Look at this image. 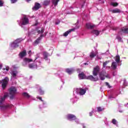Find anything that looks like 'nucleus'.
Instances as JSON below:
<instances>
[{"label":"nucleus","instance_id":"f257e3e1","mask_svg":"<svg viewBox=\"0 0 128 128\" xmlns=\"http://www.w3.org/2000/svg\"><path fill=\"white\" fill-rule=\"evenodd\" d=\"M8 96V93H5L3 97L0 98V108L2 110H8L10 108V106L8 104L4 103V100Z\"/></svg>","mask_w":128,"mask_h":128},{"label":"nucleus","instance_id":"f03ea898","mask_svg":"<svg viewBox=\"0 0 128 128\" xmlns=\"http://www.w3.org/2000/svg\"><path fill=\"white\" fill-rule=\"evenodd\" d=\"M40 60H42V58L38 56L36 57L34 60V62L28 64L29 68H31V70H36V68H40V64H42Z\"/></svg>","mask_w":128,"mask_h":128},{"label":"nucleus","instance_id":"7ed1b4c3","mask_svg":"<svg viewBox=\"0 0 128 128\" xmlns=\"http://www.w3.org/2000/svg\"><path fill=\"white\" fill-rule=\"evenodd\" d=\"M78 78L80 80H90L92 82H97L98 80V77H94V76L90 75L88 76H86L83 73L80 74H78Z\"/></svg>","mask_w":128,"mask_h":128},{"label":"nucleus","instance_id":"20e7f679","mask_svg":"<svg viewBox=\"0 0 128 128\" xmlns=\"http://www.w3.org/2000/svg\"><path fill=\"white\" fill-rule=\"evenodd\" d=\"M86 92V89H82V88H76L74 91V96L76 98V94H80V96H84Z\"/></svg>","mask_w":128,"mask_h":128},{"label":"nucleus","instance_id":"39448f33","mask_svg":"<svg viewBox=\"0 0 128 128\" xmlns=\"http://www.w3.org/2000/svg\"><path fill=\"white\" fill-rule=\"evenodd\" d=\"M99 76L101 80H104L106 78H108L109 80L112 78V76L109 74H106V71H102L101 72L99 75Z\"/></svg>","mask_w":128,"mask_h":128},{"label":"nucleus","instance_id":"423d86ee","mask_svg":"<svg viewBox=\"0 0 128 128\" xmlns=\"http://www.w3.org/2000/svg\"><path fill=\"white\" fill-rule=\"evenodd\" d=\"M30 20H28V18L26 16H24L22 18L21 21L20 22H19V25L26 26V24H28Z\"/></svg>","mask_w":128,"mask_h":128},{"label":"nucleus","instance_id":"0eeeda50","mask_svg":"<svg viewBox=\"0 0 128 128\" xmlns=\"http://www.w3.org/2000/svg\"><path fill=\"white\" fill-rule=\"evenodd\" d=\"M10 82V79L8 77H6L4 79L2 80V81H0V84H2V88L4 90L6 88V86Z\"/></svg>","mask_w":128,"mask_h":128},{"label":"nucleus","instance_id":"6e6552de","mask_svg":"<svg viewBox=\"0 0 128 128\" xmlns=\"http://www.w3.org/2000/svg\"><path fill=\"white\" fill-rule=\"evenodd\" d=\"M16 66H13L11 71L12 78L11 80H16Z\"/></svg>","mask_w":128,"mask_h":128},{"label":"nucleus","instance_id":"1a4fd4ad","mask_svg":"<svg viewBox=\"0 0 128 128\" xmlns=\"http://www.w3.org/2000/svg\"><path fill=\"white\" fill-rule=\"evenodd\" d=\"M16 89L14 87H12L10 89V98L11 100H12L14 98V94H16Z\"/></svg>","mask_w":128,"mask_h":128},{"label":"nucleus","instance_id":"9d476101","mask_svg":"<svg viewBox=\"0 0 128 128\" xmlns=\"http://www.w3.org/2000/svg\"><path fill=\"white\" fill-rule=\"evenodd\" d=\"M34 62V60H32V58H24L23 59V62H22V65L24 66H26V65L28 64H30V62Z\"/></svg>","mask_w":128,"mask_h":128},{"label":"nucleus","instance_id":"9b49d317","mask_svg":"<svg viewBox=\"0 0 128 128\" xmlns=\"http://www.w3.org/2000/svg\"><path fill=\"white\" fill-rule=\"evenodd\" d=\"M22 96L25 98H27V100H34V97L30 95V94L26 92H23Z\"/></svg>","mask_w":128,"mask_h":128},{"label":"nucleus","instance_id":"f8f14e48","mask_svg":"<svg viewBox=\"0 0 128 128\" xmlns=\"http://www.w3.org/2000/svg\"><path fill=\"white\" fill-rule=\"evenodd\" d=\"M100 72V66H96L95 68H94V70H93V76H98V74Z\"/></svg>","mask_w":128,"mask_h":128},{"label":"nucleus","instance_id":"ddd939ff","mask_svg":"<svg viewBox=\"0 0 128 128\" xmlns=\"http://www.w3.org/2000/svg\"><path fill=\"white\" fill-rule=\"evenodd\" d=\"M67 118L69 120H76V116L72 114H68L67 115Z\"/></svg>","mask_w":128,"mask_h":128},{"label":"nucleus","instance_id":"4468645a","mask_svg":"<svg viewBox=\"0 0 128 128\" xmlns=\"http://www.w3.org/2000/svg\"><path fill=\"white\" fill-rule=\"evenodd\" d=\"M40 8V4L38 2H36L34 6L32 8L33 10H38Z\"/></svg>","mask_w":128,"mask_h":128},{"label":"nucleus","instance_id":"2eb2a0df","mask_svg":"<svg viewBox=\"0 0 128 128\" xmlns=\"http://www.w3.org/2000/svg\"><path fill=\"white\" fill-rule=\"evenodd\" d=\"M42 36H44V34H41L40 36L34 42V46H37V44H38L40 42V40H42Z\"/></svg>","mask_w":128,"mask_h":128},{"label":"nucleus","instance_id":"dca6fc26","mask_svg":"<svg viewBox=\"0 0 128 128\" xmlns=\"http://www.w3.org/2000/svg\"><path fill=\"white\" fill-rule=\"evenodd\" d=\"M10 46L11 50H14V48H16V40H15L14 42H12L10 44Z\"/></svg>","mask_w":128,"mask_h":128},{"label":"nucleus","instance_id":"f3484780","mask_svg":"<svg viewBox=\"0 0 128 128\" xmlns=\"http://www.w3.org/2000/svg\"><path fill=\"white\" fill-rule=\"evenodd\" d=\"M96 26L94 24H92L91 23H87L86 24V28H88V30H92V28H94Z\"/></svg>","mask_w":128,"mask_h":128},{"label":"nucleus","instance_id":"a211bd4d","mask_svg":"<svg viewBox=\"0 0 128 128\" xmlns=\"http://www.w3.org/2000/svg\"><path fill=\"white\" fill-rule=\"evenodd\" d=\"M110 12H112V14H120V12H122L118 8H115L112 10H110Z\"/></svg>","mask_w":128,"mask_h":128},{"label":"nucleus","instance_id":"6ab92c4d","mask_svg":"<svg viewBox=\"0 0 128 128\" xmlns=\"http://www.w3.org/2000/svg\"><path fill=\"white\" fill-rule=\"evenodd\" d=\"M74 30H76L75 28H72V29H70L66 31L63 34L64 36H68V34H70V32H74Z\"/></svg>","mask_w":128,"mask_h":128},{"label":"nucleus","instance_id":"aec40b11","mask_svg":"<svg viewBox=\"0 0 128 128\" xmlns=\"http://www.w3.org/2000/svg\"><path fill=\"white\" fill-rule=\"evenodd\" d=\"M118 66V63L116 62H113L111 65V68L112 70H116V68Z\"/></svg>","mask_w":128,"mask_h":128},{"label":"nucleus","instance_id":"412c9836","mask_svg":"<svg viewBox=\"0 0 128 128\" xmlns=\"http://www.w3.org/2000/svg\"><path fill=\"white\" fill-rule=\"evenodd\" d=\"M43 56L44 59L46 60H47L48 62H50V60L48 58V54L46 52H44Z\"/></svg>","mask_w":128,"mask_h":128},{"label":"nucleus","instance_id":"4be33fe9","mask_svg":"<svg viewBox=\"0 0 128 128\" xmlns=\"http://www.w3.org/2000/svg\"><path fill=\"white\" fill-rule=\"evenodd\" d=\"M26 56V50H23L19 54V56H20V58H24V56Z\"/></svg>","mask_w":128,"mask_h":128},{"label":"nucleus","instance_id":"5701e85b","mask_svg":"<svg viewBox=\"0 0 128 128\" xmlns=\"http://www.w3.org/2000/svg\"><path fill=\"white\" fill-rule=\"evenodd\" d=\"M98 54V52H94V51H92L90 54V56L91 58H94Z\"/></svg>","mask_w":128,"mask_h":128},{"label":"nucleus","instance_id":"b1692460","mask_svg":"<svg viewBox=\"0 0 128 128\" xmlns=\"http://www.w3.org/2000/svg\"><path fill=\"white\" fill-rule=\"evenodd\" d=\"M66 72H68V74H72V72H74V68H67L66 70Z\"/></svg>","mask_w":128,"mask_h":128},{"label":"nucleus","instance_id":"393cba45","mask_svg":"<svg viewBox=\"0 0 128 128\" xmlns=\"http://www.w3.org/2000/svg\"><path fill=\"white\" fill-rule=\"evenodd\" d=\"M122 32H123V34H128V28L126 27H123L122 28Z\"/></svg>","mask_w":128,"mask_h":128},{"label":"nucleus","instance_id":"a878e982","mask_svg":"<svg viewBox=\"0 0 128 128\" xmlns=\"http://www.w3.org/2000/svg\"><path fill=\"white\" fill-rule=\"evenodd\" d=\"M60 2V0H52V2L53 4H54V8H56V6H58V2Z\"/></svg>","mask_w":128,"mask_h":128},{"label":"nucleus","instance_id":"bb28decb","mask_svg":"<svg viewBox=\"0 0 128 128\" xmlns=\"http://www.w3.org/2000/svg\"><path fill=\"white\" fill-rule=\"evenodd\" d=\"M115 60H116V62L117 64L120 63V57L119 55H117L116 57H115Z\"/></svg>","mask_w":128,"mask_h":128},{"label":"nucleus","instance_id":"cd10ccee","mask_svg":"<svg viewBox=\"0 0 128 128\" xmlns=\"http://www.w3.org/2000/svg\"><path fill=\"white\" fill-rule=\"evenodd\" d=\"M92 34H95L96 36H98L100 34V31L98 30H93L92 32Z\"/></svg>","mask_w":128,"mask_h":128},{"label":"nucleus","instance_id":"c85d7f7f","mask_svg":"<svg viewBox=\"0 0 128 128\" xmlns=\"http://www.w3.org/2000/svg\"><path fill=\"white\" fill-rule=\"evenodd\" d=\"M44 28H42L40 30H38V34H44Z\"/></svg>","mask_w":128,"mask_h":128},{"label":"nucleus","instance_id":"c756f323","mask_svg":"<svg viewBox=\"0 0 128 128\" xmlns=\"http://www.w3.org/2000/svg\"><path fill=\"white\" fill-rule=\"evenodd\" d=\"M112 124H114L116 126H118V121H116V119H112Z\"/></svg>","mask_w":128,"mask_h":128},{"label":"nucleus","instance_id":"7c9ffc66","mask_svg":"<svg viewBox=\"0 0 128 128\" xmlns=\"http://www.w3.org/2000/svg\"><path fill=\"white\" fill-rule=\"evenodd\" d=\"M110 5L112 6H118V3L116 2H111Z\"/></svg>","mask_w":128,"mask_h":128},{"label":"nucleus","instance_id":"2f4dec72","mask_svg":"<svg viewBox=\"0 0 128 128\" xmlns=\"http://www.w3.org/2000/svg\"><path fill=\"white\" fill-rule=\"evenodd\" d=\"M38 92H39V93L41 95H42L44 94V90H42V88H39V90H38Z\"/></svg>","mask_w":128,"mask_h":128},{"label":"nucleus","instance_id":"473e14b6","mask_svg":"<svg viewBox=\"0 0 128 128\" xmlns=\"http://www.w3.org/2000/svg\"><path fill=\"white\" fill-rule=\"evenodd\" d=\"M110 62V61H106L103 62V68H106V64Z\"/></svg>","mask_w":128,"mask_h":128},{"label":"nucleus","instance_id":"72a5a7b5","mask_svg":"<svg viewBox=\"0 0 128 128\" xmlns=\"http://www.w3.org/2000/svg\"><path fill=\"white\" fill-rule=\"evenodd\" d=\"M44 6H48V4H50V1H44Z\"/></svg>","mask_w":128,"mask_h":128},{"label":"nucleus","instance_id":"f704fd0d","mask_svg":"<svg viewBox=\"0 0 128 128\" xmlns=\"http://www.w3.org/2000/svg\"><path fill=\"white\" fill-rule=\"evenodd\" d=\"M21 42H22V38H19L16 40V42L17 44H20Z\"/></svg>","mask_w":128,"mask_h":128},{"label":"nucleus","instance_id":"c9c22d12","mask_svg":"<svg viewBox=\"0 0 128 128\" xmlns=\"http://www.w3.org/2000/svg\"><path fill=\"white\" fill-rule=\"evenodd\" d=\"M3 70H6L7 72H8V70H10V67L8 66H6V68H4Z\"/></svg>","mask_w":128,"mask_h":128},{"label":"nucleus","instance_id":"e433bc0d","mask_svg":"<svg viewBox=\"0 0 128 128\" xmlns=\"http://www.w3.org/2000/svg\"><path fill=\"white\" fill-rule=\"evenodd\" d=\"M124 85L125 86H128V82H126V80H124Z\"/></svg>","mask_w":128,"mask_h":128},{"label":"nucleus","instance_id":"4c0bfd02","mask_svg":"<svg viewBox=\"0 0 128 128\" xmlns=\"http://www.w3.org/2000/svg\"><path fill=\"white\" fill-rule=\"evenodd\" d=\"M4 6V1L0 0V6Z\"/></svg>","mask_w":128,"mask_h":128},{"label":"nucleus","instance_id":"58836bf2","mask_svg":"<svg viewBox=\"0 0 128 128\" xmlns=\"http://www.w3.org/2000/svg\"><path fill=\"white\" fill-rule=\"evenodd\" d=\"M74 120H75V122H76V124H80V121H79L78 119L76 118V119Z\"/></svg>","mask_w":128,"mask_h":128},{"label":"nucleus","instance_id":"ea45409f","mask_svg":"<svg viewBox=\"0 0 128 128\" xmlns=\"http://www.w3.org/2000/svg\"><path fill=\"white\" fill-rule=\"evenodd\" d=\"M103 109L102 108L100 107H98V112H102V110Z\"/></svg>","mask_w":128,"mask_h":128},{"label":"nucleus","instance_id":"a19ab883","mask_svg":"<svg viewBox=\"0 0 128 128\" xmlns=\"http://www.w3.org/2000/svg\"><path fill=\"white\" fill-rule=\"evenodd\" d=\"M12 4H14L16 2V0H10Z\"/></svg>","mask_w":128,"mask_h":128},{"label":"nucleus","instance_id":"79ce46f5","mask_svg":"<svg viewBox=\"0 0 128 128\" xmlns=\"http://www.w3.org/2000/svg\"><path fill=\"white\" fill-rule=\"evenodd\" d=\"M92 114H94V110L92 111V112H90L89 113L90 116H92Z\"/></svg>","mask_w":128,"mask_h":128},{"label":"nucleus","instance_id":"37998d69","mask_svg":"<svg viewBox=\"0 0 128 128\" xmlns=\"http://www.w3.org/2000/svg\"><path fill=\"white\" fill-rule=\"evenodd\" d=\"M106 86H108V88H110V84H108V82H106Z\"/></svg>","mask_w":128,"mask_h":128},{"label":"nucleus","instance_id":"c03bdc74","mask_svg":"<svg viewBox=\"0 0 128 128\" xmlns=\"http://www.w3.org/2000/svg\"><path fill=\"white\" fill-rule=\"evenodd\" d=\"M28 54H30V56L31 54H32V50H30L28 52Z\"/></svg>","mask_w":128,"mask_h":128},{"label":"nucleus","instance_id":"a18cd8bd","mask_svg":"<svg viewBox=\"0 0 128 128\" xmlns=\"http://www.w3.org/2000/svg\"><path fill=\"white\" fill-rule=\"evenodd\" d=\"M116 38H118V40H122V38L120 37H117Z\"/></svg>","mask_w":128,"mask_h":128},{"label":"nucleus","instance_id":"49530a36","mask_svg":"<svg viewBox=\"0 0 128 128\" xmlns=\"http://www.w3.org/2000/svg\"><path fill=\"white\" fill-rule=\"evenodd\" d=\"M37 98H39L41 102H43L44 100H42V97H38Z\"/></svg>","mask_w":128,"mask_h":128},{"label":"nucleus","instance_id":"de8ad7c7","mask_svg":"<svg viewBox=\"0 0 128 128\" xmlns=\"http://www.w3.org/2000/svg\"><path fill=\"white\" fill-rule=\"evenodd\" d=\"M2 64H0V70H2Z\"/></svg>","mask_w":128,"mask_h":128},{"label":"nucleus","instance_id":"09e8293b","mask_svg":"<svg viewBox=\"0 0 128 128\" xmlns=\"http://www.w3.org/2000/svg\"><path fill=\"white\" fill-rule=\"evenodd\" d=\"M97 58H98V60H100V58H102V57H100L98 56H97Z\"/></svg>","mask_w":128,"mask_h":128},{"label":"nucleus","instance_id":"8fccbe9b","mask_svg":"<svg viewBox=\"0 0 128 128\" xmlns=\"http://www.w3.org/2000/svg\"><path fill=\"white\" fill-rule=\"evenodd\" d=\"M82 126H83V128H86V126H84V124H82Z\"/></svg>","mask_w":128,"mask_h":128},{"label":"nucleus","instance_id":"3c124183","mask_svg":"<svg viewBox=\"0 0 128 128\" xmlns=\"http://www.w3.org/2000/svg\"><path fill=\"white\" fill-rule=\"evenodd\" d=\"M26 0V2H30V0Z\"/></svg>","mask_w":128,"mask_h":128},{"label":"nucleus","instance_id":"603ef678","mask_svg":"<svg viewBox=\"0 0 128 128\" xmlns=\"http://www.w3.org/2000/svg\"><path fill=\"white\" fill-rule=\"evenodd\" d=\"M60 24V22H58V23H56V24Z\"/></svg>","mask_w":128,"mask_h":128},{"label":"nucleus","instance_id":"864d4df0","mask_svg":"<svg viewBox=\"0 0 128 128\" xmlns=\"http://www.w3.org/2000/svg\"><path fill=\"white\" fill-rule=\"evenodd\" d=\"M120 112H122V110H120Z\"/></svg>","mask_w":128,"mask_h":128},{"label":"nucleus","instance_id":"5fc2aeb1","mask_svg":"<svg viewBox=\"0 0 128 128\" xmlns=\"http://www.w3.org/2000/svg\"><path fill=\"white\" fill-rule=\"evenodd\" d=\"M109 98H112V96H110Z\"/></svg>","mask_w":128,"mask_h":128},{"label":"nucleus","instance_id":"6e6d98bb","mask_svg":"<svg viewBox=\"0 0 128 128\" xmlns=\"http://www.w3.org/2000/svg\"><path fill=\"white\" fill-rule=\"evenodd\" d=\"M84 64L85 66H86V63H84Z\"/></svg>","mask_w":128,"mask_h":128},{"label":"nucleus","instance_id":"4d7b16f0","mask_svg":"<svg viewBox=\"0 0 128 128\" xmlns=\"http://www.w3.org/2000/svg\"><path fill=\"white\" fill-rule=\"evenodd\" d=\"M71 100H72V102H74V100H72V99Z\"/></svg>","mask_w":128,"mask_h":128},{"label":"nucleus","instance_id":"13d9d810","mask_svg":"<svg viewBox=\"0 0 128 128\" xmlns=\"http://www.w3.org/2000/svg\"><path fill=\"white\" fill-rule=\"evenodd\" d=\"M100 90H102V88H100Z\"/></svg>","mask_w":128,"mask_h":128},{"label":"nucleus","instance_id":"bf43d9fd","mask_svg":"<svg viewBox=\"0 0 128 128\" xmlns=\"http://www.w3.org/2000/svg\"><path fill=\"white\" fill-rule=\"evenodd\" d=\"M108 68H110V66H109Z\"/></svg>","mask_w":128,"mask_h":128},{"label":"nucleus","instance_id":"052dcab7","mask_svg":"<svg viewBox=\"0 0 128 128\" xmlns=\"http://www.w3.org/2000/svg\"><path fill=\"white\" fill-rule=\"evenodd\" d=\"M113 76H116L114 74H113Z\"/></svg>","mask_w":128,"mask_h":128}]
</instances>
